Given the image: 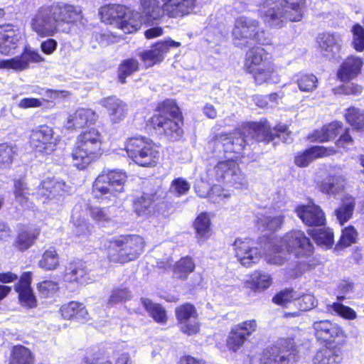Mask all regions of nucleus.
Instances as JSON below:
<instances>
[{
	"label": "nucleus",
	"instance_id": "4be33fe9",
	"mask_svg": "<svg viewBox=\"0 0 364 364\" xmlns=\"http://www.w3.org/2000/svg\"><path fill=\"white\" fill-rule=\"evenodd\" d=\"M319 51L327 59H335L340 56L342 48V36L338 33H323L318 36Z\"/></svg>",
	"mask_w": 364,
	"mask_h": 364
},
{
	"label": "nucleus",
	"instance_id": "79ce46f5",
	"mask_svg": "<svg viewBox=\"0 0 364 364\" xmlns=\"http://www.w3.org/2000/svg\"><path fill=\"white\" fill-rule=\"evenodd\" d=\"M210 223V215L208 213H201L197 216L194 222L197 239L204 242L210 237L211 235Z\"/></svg>",
	"mask_w": 364,
	"mask_h": 364
},
{
	"label": "nucleus",
	"instance_id": "b1692460",
	"mask_svg": "<svg viewBox=\"0 0 364 364\" xmlns=\"http://www.w3.org/2000/svg\"><path fill=\"white\" fill-rule=\"evenodd\" d=\"M97 117V114L92 109L80 108L68 116L65 122V127L70 130L81 129L95 124Z\"/></svg>",
	"mask_w": 364,
	"mask_h": 364
},
{
	"label": "nucleus",
	"instance_id": "f257e3e1",
	"mask_svg": "<svg viewBox=\"0 0 364 364\" xmlns=\"http://www.w3.org/2000/svg\"><path fill=\"white\" fill-rule=\"evenodd\" d=\"M275 137L281 138L285 143L292 140L291 134L288 132L287 125L278 124L272 129L269 123L264 120L247 123L242 126V129L230 134H220L216 137L215 143L217 148H223L225 153L240 154L250 140L269 142Z\"/></svg>",
	"mask_w": 364,
	"mask_h": 364
},
{
	"label": "nucleus",
	"instance_id": "6e6552de",
	"mask_svg": "<svg viewBox=\"0 0 364 364\" xmlns=\"http://www.w3.org/2000/svg\"><path fill=\"white\" fill-rule=\"evenodd\" d=\"M207 182H223L235 189L246 190L248 181L246 176L242 173L238 164L232 159L218 162L214 167L207 170Z\"/></svg>",
	"mask_w": 364,
	"mask_h": 364
},
{
	"label": "nucleus",
	"instance_id": "cd10ccee",
	"mask_svg": "<svg viewBox=\"0 0 364 364\" xmlns=\"http://www.w3.org/2000/svg\"><path fill=\"white\" fill-rule=\"evenodd\" d=\"M41 230L34 225H21L14 241V246L20 251H24L33 245L40 235Z\"/></svg>",
	"mask_w": 364,
	"mask_h": 364
},
{
	"label": "nucleus",
	"instance_id": "de8ad7c7",
	"mask_svg": "<svg viewBox=\"0 0 364 364\" xmlns=\"http://www.w3.org/2000/svg\"><path fill=\"white\" fill-rule=\"evenodd\" d=\"M354 207L355 199L351 196L345 197L342 205L336 210V215L341 225L352 217Z\"/></svg>",
	"mask_w": 364,
	"mask_h": 364
},
{
	"label": "nucleus",
	"instance_id": "72a5a7b5",
	"mask_svg": "<svg viewBox=\"0 0 364 364\" xmlns=\"http://www.w3.org/2000/svg\"><path fill=\"white\" fill-rule=\"evenodd\" d=\"M315 336L318 340L328 341L341 333V328L336 324L328 320L316 321L313 324Z\"/></svg>",
	"mask_w": 364,
	"mask_h": 364
},
{
	"label": "nucleus",
	"instance_id": "49530a36",
	"mask_svg": "<svg viewBox=\"0 0 364 364\" xmlns=\"http://www.w3.org/2000/svg\"><path fill=\"white\" fill-rule=\"evenodd\" d=\"M340 355L336 350L323 348H321L314 357V364H338L341 361Z\"/></svg>",
	"mask_w": 364,
	"mask_h": 364
},
{
	"label": "nucleus",
	"instance_id": "f03ea898",
	"mask_svg": "<svg viewBox=\"0 0 364 364\" xmlns=\"http://www.w3.org/2000/svg\"><path fill=\"white\" fill-rule=\"evenodd\" d=\"M313 245L304 232L294 230L276 240L264 258L269 264L282 265L287 259V255L291 253L296 257H308L313 253Z\"/></svg>",
	"mask_w": 364,
	"mask_h": 364
},
{
	"label": "nucleus",
	"instance_id": "e2e57ef3",
	"mask_svg": "<svg viewBox=\"0 0 364 364\" xmlns=\"http://www.w3.org/2000/svg\"><path fill=\"white\" fill-rule=\"evenodd\" d=\"M257 327V323L255 319L247 320L232 326L235 331L242 334L246 340L256 331Z\"/></svg>",
	"mask_w": 364,
	"mask_h": 364
},
{
	"label": "nucleus",
	"instance_id": "9d476101",
	"mask_svg": "<svg viewBox=\"0 0 364 364\" xmlns=\"http://www.w3.org/2000/svg\"><path fill=\"white\" fill-rule=\"evenodd\" d=\"M124 149L128 157L141 166H154L159 159V152L154 148L152 141L145 136L128 138Z\"/></svg>",
	"mask_w": 364,
	"mask_h": 364
},
{
	"label": "nucleus",
	"instance_id": "7c9ffc66",
	"mask_svg": "<svg viewBox=\"0 0 364 364\" xmlns=\"http://www.w3.org/2000/svg\"><path fill=\"white\" fill-rule=\"evenodd\" d=\"M36 188H32L23 178L14 180L13 193L15 203L21 208L30 207L29 196L36 195Z\"/></svg>",
	"mask_w": 364,
	"mask_h": 364
},
{
	"label": "nucleus",
	"instance_id": "473e14b6",
	"mask_svg": "<svg viewBox=\"0 0 364 364\" xmlns=\"http://www.w3.org/2000/svg\"><path fill=\"white\" fill-rule=\"evenodd\" d=\"M346 178L342 174H329L321 181L318 185L319 190L325 194L336 196L341 194L345 188Z\"/></svg>",
	"mask_w": 364,
	"mask_h": 364
},
{
	"label": "nucleus",
	"instance_id": "4468645a",
	"mask_svg": "<svg viewBox=\"0 0 364 364\" xmlns=\"http://www.w3.org/2000/svg\"><path fill=\"white\" fill-rule=\"evenodd\" d=\"M68 186L62 180L46 178L37 187L36 195L43 204L58 205L61 196L68 191Z\"/></svg>",
	"mask_w": 364,
	"mask_h": 364
},
{
	"label": "nucleus",
	"instance_id": "0e129e2a",
	"mask_svg": "<svg viewBox=\"0 0 364 364\" xmlns=\"http://www.w3.org/2000/svg\"><path fill=\"white\" fill-rule=\"evenodd\" d=\"M246 339L240 333L232 327L230 334L227 338V346L233 352H236L244 344Z\"/></svg>",
	"mask_w": 364,
	"mask_h": 364
},
{
	"label": "nucleus",
	"instance_id": "2f4dec72",
	"mask_svg": "<svg viewBox=\"0 0 364 364\" xmlns=\"http://www.w3.org/2000/svg\"><path fill=\"white\" fill-rule=\"evenodd\" d=\"M363 62L361 58L350 56L341 65L338 70V77L341 81H348L356 77L360 73Z\"/></svg>",
	"mask_w": 364,
	"mask_h": 364
},
{
	"label": "nucleus",
	"instance_id": "a211bd4d",
	"mask_svg": "<svg viewBox=\"0 0 364 364\" xmlns=\"http://www.w3.org/2000/svg\"><path fill=\"white\" fill-rule=\"evenodd\" d=\"M43 60L38 51L26 48L20 55L9 59H0V69L21 72L28 69L31 63Z\"/></svg>",
	"mask_w": 364,
	"mask_h": 364
},
{
	"label": "nucleus",
	"instance_id": "37998d69",
	"mask_svg": "<svg viewBox=\"0 0 364 364\" xmlns=\"http://www.w3.org/2000/svg\"><path fill=\"white\" fill-rule=\"evenodd\" d=\"M141 303L149 316L158 323L165 324L167 321L166 311L159 304L152 302L149 299H141Z\"/></svg>",
	"mask_w": 364,
	"mask_h": 364
},
{
	"label": "nucleus",
	"instance_id": "c756f323",
	"mask_svg": "<svg viewBox=\"0 0 364 364\" xmlns=\"http://www.w3.org/2000/svg\"><path fill=\"white\" fill-rule=\"evenodd\" d=\"M31 273L24 272L16 285V291L18 293L21 302L24 306L30 308L34 307L36 304V298L31 288Z\"/></svg>",
	"mask_w": 364,
	"mask_h": 364
},
{
	"label": "nucleus",
	"instance_id": "58836bf2",
	"mask_svg": "<svg viewBox=\"0 0 364 364\" xmlns=\"http://www.w3.org/2000/svg\"><path fill=\"white\" fill-rule=\"evenodd\" d=\"M267 52L262 47H254L246 53L245 68L247 72L262 66L269 61L267 60Z\"/></svg>",
	"mask_w": 364,
	"mask_h": 364
},
{
	"label": "nucleus",
	"instance_id": "ddd939ff",
	"mask_svg": "<svg viewBox=\"0 0 364 364\" xmlns=\"http://www.w3.org/2000/svg\"><path fill=\"white\" fill-rule=\"evenodd\" d=\"M50 7L60 32L68 33L70 31V26L77 25L82 20V9L80 6L58 3Z\"/></svg>",
	"mask_w": 364,
	"mask_h": 364
},
{
	"label": "nucleus",
	"instance_id": "09e8293b",
	"mask_svg": "<svg viewBox=\"0 0 364 364\" xmlns=\"http://www.w3.org/2000/svg\"><path fill=\"white\" fill-rule=\"evenodd\" d=\"M59 265V257L53 247L48 248L42 255L39 266L46 270H53Z\"/></svg>",
	"mask_w": 364,
	"mask_h": 364
},
{
	"label": "nucleus",
	"instance_id": "8fccbe9b",
	"mask_svg": "<svg viewBox=\"0 0 364 364\" xmlns=\"http://www.w3.org/2000/svg\"><path fill=\"white\" fill-rule=\"evenodd\" d=\"M195 264L192 258L186 257L177 262L173 268V274L179 279H186L190 273L193 272Z\"/></svg>",
	"mask_w": 364,
	"mask_h": 364
},
{
	"label": "nucleus",
	"instance_id": "69168bd1",
	"mask_svg": "<svg viewBox=\"0 0 364 364\" xmlns=\"http://www.w3.org/2000/svg\"><path fill=\"white\" fill-rule=\"evenodd\" d=\"M353 45L354 48L359 52L364 50V28L359 24H355L352 28Z\"/></svg>",
	"mask_w": 364,
	"mask_h": 364
},
{
	"label": "nucleus",
	"instance_id": "412c9836",
	"mask_svg": "<svg viewBox=\"0 0 364 364\" xmlns=\"http://www.w3.org/2000/svg\"><path fill=\"white\" fill-rule=\"evenodd\" d=\"M181 43L171 39L159 41L151 46L150 50L141 53L140 58L145 67L149 68L163 60L164 55L171 48L179 47Z\"/></svg>",
	"mask_w": 364,
	"mask_h": 364
},
{
	"label": "nucleus",
	"instance_id": "603ef678",
	"mask_svg": "<svg viewBox=\"0 0 364 364\" xmlns=\"http://www.w3.org/2000/svg\"><path fill=\"white\" fill-rule=\"evenodd\" d=\"M346 121L355 129L359 130L364 127V111L356 107L347 109L345 114Z\"/></svg>",
	"mask_w": 364,
	"mask_h": 364
},
{
	"label": "nucleus",
	"instance_id": "4c0bfd02",
	"mask_svg": "<svg viewBox=\"0 0 364 364\" xmlns=\"http://www.w3.org/2000/svg\"><path fill=\"white\" fill-rule=\"evenodd\" d=\"M71 223L73 225V233L79 237H87L90 234V228L85 218L81 206L76 205L72 212Z\"/></svg>",
	"mask_w": 364,
	"mask_h": 364
},
{
	"label": "nucleus",
	"instance_id": "a18cd8bd",
	"mask_svg": "<svg viewBox=\"0 0 364 364\" xmlns=\"http://www.w3.org/2000/svg\"><path fill=\"white\" fill-rule=\"evenodd\" d=\"M309 234L312 236L316 244L324 248H330L333 244V233L328 228H318L312 230Z\"/></svg>",
	"mask_w": 364,
	"mask_h": 364
},
{
	"label": "nucleus",
	"instance_id": "39448f33",
	"mask_svg": "<svg viewBox=\"0 0 364 364\" xmlns=\"http://www.w3.org/2000/svg\"><path fill=\"white\" fill-rule=\"evenodd\" d=\"M102 135L95 128L81 132L77 137L71 154L74 166L80 170L86 168L102 154Z\"/></svg>",
	"mask_w": 364,
	"mask_h": 364
},
{
	"label": "nucleus",
	"instance_id": "a19ab883",
	"mask_svg": "<svg viewBox=\"0 0 364 364\" xmlns=\"http://www.w3.org/2000/svg\"><path fill=\"white\" fill-rule=\"evenodd\" d=\"M283 223V216L282 215H273L272 213H265V214H259L257 215V224L258 228L262 231H275L280 228Z\"/></svg>",
	"mask_w": 364,
	"mask_h": 364
},
{
	"label": "nucleus",
	"instance_id": "c85d7f7f",
	"mask_svg": "<svg viewBox=\"0 0 364 364\" xmlns=\"http://www.w3.org/2000/svg\"><path fill=\"white\" fill-rule=\"evenodd\" d=\"M21 39L19 31L8 28V26H0V53L4 55L13 53Z\"/></svg>",
	"mask_w": 364,
	"mask_h": 364
},
{
	"label": "nucleus",
	"instance_id": "3c124183",
	"mask_svg": "<svg viewBox=\"0 0 364 364\" xmlns=\"http://www.w3.org/2000/svg\"><path fill=\"white\" fill-rule=\"evenodd\" d=\"M154 199L149 194H144L134 202V212L139 216L149 215L151 212Z\"/></svg>",
	"mask_w": 364,
	"mask_h": 364
},
{
	"label": "nucleus",
	"instance_id": "1a4fd4ad",
	"mask_svg": "<svg viewBox=\"0 0 364 364\" xmlns=\"http://www.w3.org/2000/svg\"><path fill=\"white\" fill-rule=\"evenodd\" d=\"M127 180V173L122 170H104L96 178L92 193L95 198L105 196L109 200H114L119 193L124 192Z\"/></svg>",
	"mask_w": 364,
	"mask_h": 364
},
{
	"label": "nucleus",
	"instance_id": "bb28decb",
	"mask_svg": "<svg viewBox=\"0 0 364 364\" xmlns=\"http://www.w3.org/2000/svg\"><path fill=\"white\" fill-rule=\"evenodd\" d=\"M100 105L106 108L110 120L114 123L123 120L127 114V104L117 97L103 98L100 101Z\"/></svg>",
	"mask_w": 364,
	"mask_h": 364
},
{
	"label": "nucleus",
	"instance_id": "4d7b16f0",
	"mask_svg": "<svg viewBox=\"0 0 364 364\" xmlns=\"http://www.w3.org/2000/svg\"><path fill=\"white\" fill-rule=\"evenodd\" d=\"M90 217L99 225H104L112 220V215L109 209L98 206H92L89 208Z\"/></svg>",
	"mask_w": 364,
	"mask_h": 364
},
{
	"label": "nucleus",
	"instance_id": "864d4df0",
	"mask_svg": "<svg viewBox=\"0 0 364 364\" xmlns=\"http://www.w3.org/2000/svg\"><path fill=\"white\" fill-rule=\"evenodd\" d=\"M15 154V147L6 143L0 144V168H9L14 161Z\"/></svg>",
	"mask_w": 364,
	"mask_h": 364
},
{
	"label": "nucleus",
	"instance_id": "f704fd0d",
	"mask_svg": "<svg viewBox=\"0 0 364 364\" xmlns=\"http://www.w3.org/2000/svg\"><path fill=\"white\" fill-rule=\"evenodd\" d=\"M65 280L85 284L92 282L87 269L82 263L70 264L65 269Z\"/></svg>",
	"mask_w": 364,
	"mask_h": 364
},
{
	"label": "nucleus",
	"instance_id": "423d86ee",
	"mask_svg": "<svg viewBox=\"0 0 364 364\" xmlns=\"http://www.w3.org/2000/svg\"><path fill=\"white\" fill-rule=\"evenodd\" d=\"M154 127L172 141L178 140L183 134L182 119L178 107L171 100L159 105L156 113L151 117Z\"/></svg>",
	"mask_w": 364,
	"mask_h": 364
},
{
	"label": "nucleus",
	"instance_id": "774afa93",
	"mask_svg": "<svg viewBox=\"0 0 364 364\" xmlns=\"http://www.w3.org/2000/svg\"><path fill=\"white\" fill-rule=\"evenodd\" d=\"M38 289L43 297L53 296L58 289V283L51 280H44L38 284Z\"/></svg>",
	"mask_w": 364,
	"mask_h": 364
},
{
	"label": "nucleus",
	"instance_id": "7ed1b4c3",
	"mask_svg": "<svg viewBox=\"0 0 364 364\" xmlns=\"http://www.w3.org/2000/svg\"><path fill=\"white\" fill-rule=\"evenodd\" d=\"M305 4V0H262L259 12L267 26L282 28L287 21L298 22L302 19Z\"/></svg>",
	"mask_w": 364,
	"mask_h": 364
},
{
	"label": "nucleus",
	"instance_id": "6ab92c4d",
	"mask_svg": "<svg viewBox=\"0 0 364 364\" xmlns=\"http://www.w3.org/2000/svg\"><path fill=\"white\" fill-rule=\"evenodd\" d=\"M176 315L183 333L191 336L199 331L198 315L193 305L186 303L178 306Z\"/></svg>",
	"mask_w": 364,
	"mask_h": 364
},
{
	"label": "nucleus",
	"instance_id": "c9c22d12",
	"mask_svg": "<svg viewBox=\"0 0 364 364\" xmlns=\"http://www.w3.org/2000/svg\"><path fill=\"white\" fill-rule=\"evenodd\" d=\"M60 312L65 319H75L78 321H85L88 319V313L85 306L76 301H70L63 305Z\"/></svg>",
	"mask_w": 364,
	"mask_h": 364
},
{
	"label": "nucleus",
	"instance_id": "c03bdc74",
	"mask_svg": "<svg viewBox=\"0 0 364 364\" xmlns=\"http://www.w3.org/2000/svg\"><path fill=\"white\" fill-rule=\"evenodd\" d=\"M9 364H34V355L28 348L15 346L11 351Z\"/></svg>",
	"mask_w": 364,
	"mask_h": 364
},
{
	"label": "nucleus",
	"instance_id": "9b49d317",
	"mask_svg": "<svg viewBox=\"0 0 364 364\" xmlns=\"http://www.w3.org/2000/svg\"><path fill=\"white\" fill-rule=\"evenodd\" d=\"M297 350L293 338H280L262 353L259 364H295Z\"/></svg>",
	"mask_w": 364,
	"mask_h": 364
},
{
	"label": "nucleus",
	"instance_id": "6e6d98bb",
	"mask_svg": "<svg viewBox=\"0 0 364 364\" xmlns=\"http://www.w3.org/2000/svg\"><path fill=\"white\" fill-rule=\"evenodd\" d=\"M328 309L332 314L338 315L345 319L353 320L357 318V314L353 309L341 303L334 302L328 306Z\"/></svg>",
	"mask_w": 364,
	"mask_h": 364
},
{
	"label": "nucleus",
	"instance_id": "20e7f679",
	"mask_svg": "<svg viewBox=\"0 0 364 364\" xmlns=\"http://www.w3.org/2000/svg\"><path fill=\"white\" fill-rule=\"evenodd\" d=\"M144 238L137 235H120L103 242L107 257L114 263L136 259L144 252Z\"/></svg>",
	"mask_w": 364,
	"mask_h": 364
},
{
	"label": "nucleus",
	"instance_id": "680f3d73",
	"mask_svg": "<svg viewBox=\"0 0 364 364\" xmlns=\"http://www.w3.org/2000/svg\"><path fill=\"white\" fill-rule=\"evenodd\" d=\"M230 196V194L228 191H225L220 185L214 184L210 188L208 199L211 203L220 204Z\"/></svg>",
	"mask_w": 364,
	"mask_h": 364
},
{
	"label": "nucleus",
	"instance_id": "dca6fc26",
	"mask_svg": "<svg viewBox=\"0 0 364 364\" xmlns=\"http://www.w3.org/2000/svg\"><path fill=\"white\" fill-rule=\"evenodd\" d=\"M58 136H55L52 127L43 124L31 131L30 143L36 152L49 154L54 151L58 143Z\"/></svg>",
	"mask_w": 364,
	"mask_h": 364
},
{
	"label": "nucleus",
	"instance_id": "a878e982",
	"mask_svg": "<svg viewBox=\"0 0 364 364\" xmlns=\"http://www.w3.org/2000/svg\"><path fill=\"white\" fill-rule=\"evenodd\" d=\"M337 151L333 147H324L315 146L303 152L297 154L294 162L300 167L307 166L314 160L318 158L328 156L336 154Z\"/></svg>",
	"mask_w": 364,
	"mask_h": 364
},
{
	"label": "nucleus",
	"instance_id": "ea45409f",
	"mask_svg": "<svg viewBox=\"0 0 364 364\" xmlns=\"http://www.w3.org/2000/svg\"><path fill=\"white\" fill-rule=\"evenodd\" d=\"M272 284L271 274L263 271H255L247 281V285L255 291L268 289Z\"/></svg>",
	"mask_w": 364,
	"mask_h": 364
},
{
	"label": "nucleus",
	"instance_id": "13d9d810",
	"mask_svg": "<svg viewBox=\"0 0 364 364\" xmlns=\"http://www.w3.org/2000/svg\"><path fill=\"white\" fill-rule=\"evenodd\" d=\"M139 68L138 61L135 59H128L124 60L119 67V79L122 83L125 82L127 76L132 75Z\"/></svg>",
	"mask_w": 364,
	"mask_h": 364
},
{
	"label": "nucleus",
	"instance_id": "5701e85b",
	"mask_svg": "<svg viewBox=\"0 0 364 364\" xmlns=\"http://www.w3.org/2000/svg\"><path fill=\"white\" fill-rule=\"evenodd\" d=\"M297 216L308 226L321 227L325 225L324 213L318 205L314 203L299 205L296 208Z\"/></svg>",
	"mask_w": 364,
	"mask_h": 364
},
{
	"label": "nucleus",
	"instance_id": "aec40b11",
	"mask_svg": "<svg viewBox=\"0 0 364 364\" xmlns=\"http://www.w3.org/2000/svg\"><path fill=\"white\" fill-rule=\"evenodd\" d=\"M130 11H127V8L121 4H107L100 9L99 14L102 21L114 25L125 33L122 23L124 21H132V17L129 16Z\"/></svg>",
	"mask_w": 364,
	"mask_h": 364
},
{
	"label": "nucleus",
	"instance_id": "052dcab7",
	"mask_svg": "<svg viewBox=\"0 0 364 364\" xmlns=\"http://www.w3.org/2000/svg\"><path fill=\"white\" fill-rule=\"evenodd\" d=\"M358 232L354 227L350 225L342 230V234L338 242V245L342 247H349L356 242Z\"/></svg>",
	"mask_w": 364,
	"mask_h": 364
},
{
	"label": "nucleus",
	"instance_id": "bf43d9fd",
	"mask_svg": "<svg viewBox=\"0 0 364 364\" xmlns=\"http://www.w3.org/2000/svg\"><path fill=\"white\" fill-rule=\"evenodd\" d=\"M132 297L129 291L126 288L113 289L110 294L107 304L113 306L119 303L126 302Z\"/></svg>",
	"mask_w": 364,
	"mask_h": 364
},
{
	"label": "nucleus",
	"instance_id": "338daca9",
	"mask_svg": "<svg viewBox=\"0 0 364 364\" xmlns=\"http://www.w3.org/2000/svg\"><path fill=\"white\" fill-rule=\"evenodd\" d=\"M317 304V300L314 295L307 294L301 296L295 301V305L297 306L301 311H309L315 307Z\"/></svg>",
	"mask_w": 364,
	"mask_h": 364
},
{
	"label": "nucleus",
	"instance_id": "0eeeda50",
	"mask_svg": "<svg viewBox=\"0 0 364 364\" xmlns=\"http://www.w3.org/2000/svg\"><path fill=\"white\" fill-rule=\"evenodd\" d=\"M232 36L233 43L239 48L248 46L250 40L264 46L271 43V38L259 28V22L245 16L235 19Z\"/></svg>",
	"mask_w": 364,
	"mask_h": 364
},
{
	"label": "nucleus",
	"instance_id": "5fc2aeb1",
	"mask_svg": "<svg viewBox=\"0 0 364 364\" xmlns=\"http://www.w3.org/2000/svg\"><path fill=\"white\" fill-rule=\"evenodd\" d=\"M296 82L301 92H312L317 87V77L312 74H301Z\"/></svg>",
	"mask_w": 364,
	"mask_h": 364
},
{
	"label": "nucleus",
	"instance_id": "e433bc0d",
	"mask_svg": "<svg viewBox=\"0 0 364 364\" xmlns=\"http://www.w3.org/2000/svg\"><path fill=\"white\" fill-rule=\"evenodd\" d=\"M247 73L252 75L255 83L257 85H262L265 82L277 83L278 82V76L275 73L274 66L271 62Z\"/></svg>",
	"mask_w": 364,
	"mask_h": 364
},
{
	"label": "nucleus",
	"instance_id": "393cba45",
	"mask_svg": "<svg viewBox=\"0 0 364 364\" xmlns=\"http://www.w3.org/2000/svg\"><path fill=\"white\" fill-rule=\"evenodd\" d=\"M163 11L169 17H183L191 14L195 6L196 0H161Z\"/></svg>",
	"mask_w": 364,
	"mask_h": 364
},
{
	"label": "nucleus",
	"instance_id": "2eb2a0df",
	"mask_svg": "<svg viewBox=\"0 0 364 364\" xmlns=\"http://www.w3.org/2000/svg\"><path fill=\"white\" fill-rule=\"evenodd\" d=\"M31 27L38 36L50 37L60 32L53 16L50 6L38 9L31 21Z\"/></svg>",
	"mask_w": 364,
	"mask_h": 364
},
{
	"label": "nucleus",
	"instance_id": "f8f14e48",
	"mask_svg": "<svg viewBox=\"0 0 364 364\" xmlns=\"http://www.w3.org/2000/svg\"><path fill=\"white\" fill-rule=\"evenodd\" d=\"M162 11L159 0H139L138 10L130 11L129 16L132 17V21H124L122 26L125 33H132L139 29L141 23H149L159 19Z\"/></svg>",
	"mask_w": 364,
	"mask_h": 364
},
{
	"label": "nucleus",
	"instance_id": "f3484780",
	"mask_svg": "<svg viewBox=\"0 0 364 364\" xmlns=\"http://www.w3.org/2000/svg\"><path fill=\"white\" fill-rule=\"evenodd\" d=\"M232 247L236 257L245 267L258 263L262 255L261 251L254 246L253 240L249 238H237Z\"/></svg>",
	"mask_w": 364,
	"mask_h": 364
}]
</instances>
